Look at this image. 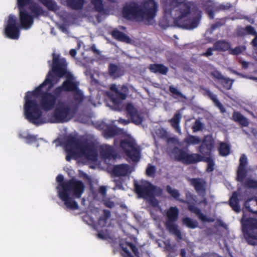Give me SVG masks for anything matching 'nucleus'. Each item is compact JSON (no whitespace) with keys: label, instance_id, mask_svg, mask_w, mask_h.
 Segmentation results:
<instances>
[{"label":"nucleus","instance_id":"1","mask_svg":"<svg viewBox=\"0 0 257 257\" xmlns=\"http://www.w3.org/2000/svg\"><path fill=\"white\" fill-rule=\"evenodd\" d=\"M55 77L51 71L47 74L45 80L33 91H28L25 96L24 105L25 118L31 123L38 125L46 122L42 117V112L37 101L32 99L33 97L39 98L42 108L45 111L52 110L57 103L62 99L59 94H57L55 88L52 92L49 91L55 84Z\"/></svg>","mask_w":257,"mask_h":257},{"label":"nucleus","instance_id":"2","mask_svg":"<svg viewBox=\"0 0 257 257\" xmlns=\"http://www.w3.org/2000/svg\"><path fill=\"white\" fill-rule=\"evenodd\" d=\"M176 9L177 16L174 22L177 26L188 30L196 28L199 25L201 16L191 15V8L185 0H166L163 5V11L168 14H172V11Z\"/></svg>","mask_w":257,"mask_h":257},{"label":"nucleus","instance_id":"3","mask_svg":"<svg viewBox=\"0 0 257 257\" xmlns=\"http://www.w3.org/2000/svg\"><path fill=\"white\" fill-rule=\"evenodd\" d=\"M158 4L155 0H144L141 7L137 2L127 3L122 10L123 17L126 20L144 22L151 25L157 16Z\"/></svg>","mask_w":257,"mask_h":257},{"label":"nucleus","instance_id":"4","mask_svg":"<svg viewBox=\"0 0 257 257\" xmlns=\"http://www.w3.org/2000/svg\"><path fill=\"white\" fill-rule=\"evenodd\" d=\"M53 60L52 65V71L58 77L61 78L66 75V80L59 86L55 88L57 94H59L61 97L63 96V92H73L76 90L79 84L74 81L73 75L67 71V64L64 58H60L59 54L53 53Z\"/></svg>","mask_w":257,"mask_h":257},{"label":"nucleus","instance_id":"5","mask_svg":"<svg viewBox=\"0 0 257 257\" xmlns=\"http://www.w3.org/2000/svg\"><path fill=\"white\" fill-rule=\"evenodd\" d=\"M64 190L60 193L59 197L64 203L67 208L71 210L78 209L77 202L70 197L80 198L85 190V185L81 181L74 178L68 180L65 184Z\"/></svg>","mask_w":257,"mask_h":257},{"label":"nucleus","instance_id":"6","mask_svg":"<svg viewBox=\"0 0 257 257\" xmlns=\"http://www.w3.org/2000/svg\"><path fill=\"white\" fill-rule=\"evenodd\" d=\"M187 148H179L175 146L172 149L171 153L177 161L185 164H194L203 161L207 163V172H211L214 170L215 163L212 156H202L197 153L189 154Z\"/></svg>","mask_w":257,"mask_h":257},{"label":"nucleus","instance_id":"7","mask_svg":"<svg viewBox=\"0 0 257 257\" xmlns=\"http://www.w3.org/2000/svg\"><path fill=\"white\" fill-rule=\"evenodd\" d=\"M67 151L73 152V148L78 150L80 155L86 159L95 161L97 158V152L93 145L86 141H81L73 136H69L66 140Z\"/></svg>","mask_w":257,"mask_h":257},{"label":"nucleus","instance_id":"8","mask_svg":"<svg viewBox=\"0 0 257 257\" xmlns=\"http://www.w3.org/2000/svg\"><path fill=\"white\" fill-rule=\"evenodd\" d=\"M58 106L54 110L49 122L51 123H64L70 120L73 116L72 108L63 102H59Z\"/></svg>","mask_w":257,"mask_h":257},{"label":"nucleus","instance_id":"9","mask_svg":"<svg viewBox=\"0 0 257 257\" xmlns=\"http://www.w3.org/2000/svg\"><path fill=\"white\" fill-rule=\"evenodd\" d=\"M179 214V210L177 207H170L166 212L167 220L165 225L170 233L180 239L182 238L181 232L178 229V225L175 223L178 219Z\"/></svg>","mask_w":257,"mask_h":257},{"label":"nucleus","instance_id":"10","mask_svg":"<svg viewBox=\"0 0 257 257\" xmlns=\"http://www.w3.org/2000/svg\"><path fill=\"white\" fill-rule=\"evenodd\" d=\"M120 147L133 162H138L141 158L140 149L133 140L125 139L120 142Z\"/></svg>","mask_w":257,"mask_h":257},{"label":"nucleus","instance_id":"11","mask_svg":"<svg viewBox=\"0 0 257 257\" xmlns=\"http://www.w3.org/2000/svg\"><path fill=\"white\" fill-rule=\"evenodd\" d=\"M30 2L31 0H18L20 25L26 29H29L34 22V16L29 14L25 9V7L29 5Z\"/></svg>","mask_w":257,"mask_h":257},{"label":"nucleus","instance_id":"12","mask_svg":"<svg viewBox=\"0 0 257 257\" xmlns=\"http://www.w3.org/2000/svg\"><path fill=\"white\" fill-rule=\"evenodd\" d=\"M186 200L180 199V202L185 203L188 205V209L191 212L195 213L198 219L203 222H213L214 220L211 218L207 217L200 210V209L194 205L196 202L195 196L190 192H188L185 194Z\"/></svg>","mask_w":257,"mask_h":257},{"label":"nucleus","instance_id":"13","mask_svg":"<svg viewBox=\"0 0 257 257\" xmlns=\"http://www.w3.org/2000/svg\"><path fill=\"white\" fill-rule=\"evenodd\" d=\"M135 191L140 198L153 197L157 187L146 180H142L140 183L134 182Z\"/></svg>","mask_w":257,"mask_h":257},{"label":"nucleus","instance_id":"14","mask_svg":"<svg viewBox=\"0 0 257 257\" xmlns=\"http://www.w3.org/2000/svg\"><path fill=\"white\" fill-rule=\"evenodd\" d=\"M242 231L245 238L250 244H254V240H257V219L249 218L243 224Z\"/></svg>","mask_w":257,"mask_h":257},{"label":"nucleus","instance_id":"15","mask_svg":"<svg viewBox=\"0 0 257 257\" xmlns=\"http://www.w3.org/2000/svg\"><path fill=\"white\" fill-rule=\"evenodd\" d=\"M111 90L114 92L110 97L113 105L120 110L122 108V101L125 99L128 93V89L125 85L121 86L119 89L115 86L111 87Z\"/></svg>","mask_w":257,"mask_h":257},{"label":"nucleus","instance_id":"16","mask_svg":"<svg viewBox=\"0 0 257 257\" xmlns=\"http://www.w3.org/2000/svg\"><path fill=\"white\" fill-rule=\"evenodd\" d=\"M5 33L7 37L14 40L18 39L20 36V26L17 23L16 16L10 15L5 28Z\"/></svg>","mask_w":257,"mask_h":257},{"label":"nucleus","instance_id":"17","mask_svg":"<svg viewBox=\"0 0 257 257\" xmlns=\"http://www.w3.org/2000/svg\"><path fill=\"white\" fill-rule=\"evenodd\" d=\"M214 147V141L209 136H205L199 147L198 151L202 156H212V151Z\"/></svg>","mask_w":257,"mask_h":257},{"label":"nucleus","instance_id":"18","mask_svg":"<svg viewBox=\"0 0 257 257\" xmlns=\"http://www.w3.org/2000/svg\"><path fill=\"white\" fill-rule=\"evenodd\" d=\"M247 157L244 154H242L239 158V164L236 172V179L240 182H242L247 175Z\"/></svg>","mask_w":257,"mask_h":257},{"label":"nucleus","instance_id":"19","mask_svg":"<svg viewBox=\"0 0 257 257\" xmlns=\"http://www.w3.org/2000/svg\"><path fill=\"white\" fill-rule=\"evenodd\" d=\"M211 76L217 80L225 89L230 90L231 88L233 80L228 78L224 77L219 71L215 70L211 72Z\"/></svg>","mask_w":257,"mask_h":257},{"label":"nucleus","instance_id":"20","mask_svg":"<svg viewBox=\"0 0 257 257\" xmlns=\"http://www.w3.org/2000/svg\"><path fill=\"white\" fill-rule=\"evenodd\" d=\"M125 110L127 114L131 118L132 121L136 124H140L143 121V117L139 113L137 109L131 103H128Z\"/></svg>","mask_w":257,"mask_h":257},{"label":"nucleus","instance_id":"21","mask_svg":"<svg viewBox=\"0 0 257 257\" xmlns=\"http://www.w3.org/2000/svg\"><path fill=\"white\" fill-rule=\"evenodd\" d=\"M190 184L193 186L199 195L204 196L206 192L205 182L200 178H192L190 179Z\"/></svg>","mask_w":257,"mask_h":257},{"label":"nucleus","instance_id":"22","mask_svg":"<svg viewBox=\"0 0 257 257\" xmlns=\"http://www.w3.org/2000/svg\"><path fill=\"white\" fill-rule=\"evenodd\" d=\"M101 157L105 159H111L115 157L113 148L108 145H102L99 148Z\"/></svg>","mask_w":257,"mask_h":257},{"label":"nucleus","instance_id":"23","mask_svg":"<svg viewBox=\"0 0 257 257\" xmlns=\"http://www.w3.org/2000/svg\"><path fill=\"white\" fill-rule=\"evenodd\" d=\"M235 33L238 37H243L246 35H254L256 34L254 28L250 25L245 27L238 26L236 29Z\"/></svg>","mask_w":257,"mask_h":257},{"label":"nucleus","instance_id":"24","mask_svg":"<svg viewBox=\"0 0 257 257\" xmlns=\"http://www.w3.org/2000/svg\"><path fill=\"white\" fill-rule=\"evenodd\" d=\"M122 133V130L121 129L117 127L115 125H107L106 128L103 131L104 137L106 139L121 135Z\"/></svg>","mask_w":257,"mask_h":257},{"label":"nucleus","instance_id":"25","mask_svg":"<svg viewBox=\"0 0 257 257\" xmlns=\"http://www.w3.org/2000/svg\"><path fill=\"white\" fill-rule=\"evenodd\" d=\"M148 68L151 72L156 74L166 75L168 72V68L162 64H151L149 66Z\"/></svg>","mask_w":257,"mask_h":257},{"label":"nucleus","instance_id":"26","mask_svg":"<svg viewBox=\"0 0 257 257\" xmlns=\"http://www.w3.org/2000/svg\"><path fill=\"white\" fill-rule=\"evenodd\" d=\"M238 194L237 192H233L232 196L229 200V205L232 209L236 213H239L241 211L239 205V199L238 198Z\"/></svg>","mask_w":257,"mask_h":257},{"label":"nucleus","instance_id":"27","mask_svg":"<svg viewBox=\"0 0 257 257\" xmlns=\"http://www.w3.org/2000/svg\"><path fill=\"white\" fill-rule=\"evenodd\" d=\"M182 118L181 114L179 111H177L174 114L171 119L168 120V122L170 123L171 126L178 133H181V128L180 123Z\"/></svg>","mask_w":257,"mask_h":257},{"label":"nucleus","instance_id":"28","mask_svg":"<svg viewBox=\"0 0 257 257\" xmlns=\"http://www.w3.org/2000/svg\"><path fill=\"white\" fill-rule=\"evenodd\" d=\"M230 43L225 40H220L216 41L214 44V49L219 52H229Z\"/></svg>","mask_w":257,"mask_h":257},{"label":"nucleus","instance_id":"29","mask_svg":"<svg viewBox=\"0 0 257 257\" xmlns=\"http://www.w3.org/2000/svg\"><path fill=\"white\" fill-rule=\"evenodd\" d=\"M111 35L113 38L118 41L126 43H130L131 42V39L128 36L117 29L113 30L111 32Z\"/></svg>","mask_w":257,"mask_h":257},{"label":"nucleus","instance_id":"30","mask_svg":"<svg viewBox=\"0 0 257 257\" xmlns=\"http://www.w3.org/2000/svg\"><path fill=\"white\" fill-rule=\"evenodd\" d=\"M128 169V165L121 164L114 166L112 172L114 175L116 176H125L127 174Z\"/></svg>","mask_w":257,"mask_h":257},{"label":"nucleus","instance_id":"31","mask_svg":"<svg viewBox=\"0 0 257 257\" xmlns=\"http://www.w3.org/2000/svg\"><path fill=\"white\" fill-rule=\"evenodd\" d=\"M108 70L109 75L111 77H118L123 74L121 69L113 63H110L109 64Z\"/></svg>","mask_w":257,"mask_h":257},{"label":"nucleus","instance_id":"32","mask_svg":"<svg viewBox=\"0 0 257 257\" xmlns=\"http://www.w3.org/2000/svg\"><path fill=\"white\" fill-rule=\"evenodd\" d=\"M232 119L234 121L238 122L242 126H247L249 124L247 119L238 111L233 112Z\"/></svg>","mask_w":257,"mask_h":257},{"label":"nucleus","instance_id":"33","mask_svg":"<svg viewBox=\"0 0 257 257\" xmlns=\"http://www.w3.org/2000/svg\"><path fill=\"white\" fill-rule=\"evenodd\" d=\"M67 5L72 9L79 10L82 9L84 0H66Z\"/></svg>","mask_w":257,"mask_h":257},{"label":"nucleus","instance_id":"34","mask_svg":"<svg viewBox=\"0 0 257 257\" xmlns=\"http://www.w3.org/2000/svg\"><path fill=\"white\" fill-rule=\"evenodd\" d=\"M29 9L33 14L34 18L42 15L44 13L43 8L37 4L33 3L29 6Z\"/></svg>","mask_w":257,"mask_h":257},{"label":"nucleus","instance_id":"35","mask_svg":"<svg viewBox=\"0 0 257 257\" xmlns=\"http://www.w3.org/2000/svg\"><path fill=\"white\" fill-rule=\"evenodd\" d=\"M172 18V14H168L164 12L163 17L159 21V26L166 29L170 26V21Z\"/></svg>","mask_w":257,"mask_h":257},{"label":"nucleus","instance_id":"36","mask_svg":"<svg viewBox=\"0 0 257 257\" xmlns=\"http://www.w3.org/2000/svg\"><path fill=\"white\" fill-rule=\"evenodd\" d=\"M73 98L75 102L76 107L78 106L82 103L84 99V96L82 91L78 88L76 90L73 91Z\"/></svg>","mask_w":257,"mask_h":257},{"label":"nucleus","instance_id":"37","mask_svg":"<svg viewBox=\"0 0 257 257\" xmlns=\"http://www.w3.org/2000/svg\"><path fill=\"white\" fill-rule=\"evenodd\" d=\"M219 154L221 156L225 157L230 153V147L226 143L221 142L218 148Z\"/></svg>","mask_w":257,"mask_h":257},{"label":"nucleus","instance_id":"38","mask_svg":"<svg viewBox=\"0 0 257 257\" xmlns=\"http://www.w3.org/2000/svg\"><path fill=\"white\" fill-rule=\"evenodd\" d=\"M91 4L94 6L95 11L99 13L104 14L105 10L104 8L102 0H90Z\"/></svg>","mask_w":257,"mask_h":257},{"label":"nucleus","instance_id":"39","mask_svg":"<svg viewBox=\"0 0 257 257\" xmlns=\"http://www.w3.org/2000/svg\"><path fill=\"white\" fill-rule=\"evenodd\" d=\"M103 215L100 216L98 220V223L101 226H105L108 219L111 216L110 211L107 209H104L103 210Z\"/></svg>","mask_w":257,"mask_h":257},{"label":"nucleus","instance_id":"40","mask_svg":"<svg viewBox=\"0 0 257 257\" xmlns=\"http://www.w3.org/2000/svg\"><path fill=\"white\" fill-rule=\"evenodd\" d=\"M56 180L58 183L57 188L58 190V196L59 197H60V193L64 190V186L65 185V184L67 182V180L64 181V176L61 174L58 175L56 177Z\"/></svg>","mask_w":257,"mask_h":257},{"label":"nucleus","instance_id":"41","mask_svg":"<svg viewBox=\"0 0 257 257\" xmlns=\"http://www.w3.org/2000/svg\"><path fill=\"white\" fill-rule=\"evenodd\" d=\"M49 10L56 11L58 9L57 3L54 0H39Z\"/></svg>","mask_w":257,"mask_h":257},{"label":"nucleus","instance_id":"42","mask_svg":"<svg viewBox=\"0 0 257 257\" xmlns=\"http://www.w3.org/2000/svg\"><path fill=\"white\" fill-rule=\"evenodd\" d=\"M184 142L188 145H195L201 143V140L199 137L189 135L184 139Z\"/></svg>","mask_w":257,"mask_h":257},{"label":"nucleus","instance_id":"43","mask_svg":"<svg viewBox=\"0 0 257 257\" xmlns=\"http://www.w3.org/2000/svg\"><path fill=\"white\" fill-rule=\"evenodd\" d=\"M182 222L187 227L192 229L196 228L198 224L196 220H193L188 217L183 218L182 219Z\"/></svg>","mask_w":257,"mask_h":257},{"label":"nucleus","instance_id":"44","mask_svg":"<svg viewBox=\"0 0 257 257\" xmlns=\"http://www.w3.org/2000/svg\"><path fill=\"white\" fill-rule=\"evenodd\" d=\"M246 49V47L244 45H240L235 47L234 48H231V46H230V49L228 53L232 55H238L242 53Z\"/></svg>","mask_w":257,"mask_h":257},{"label":"nucleus","instance_id":"45","mask_svg":"<svg viewBox=\"0 0 257 257\" xmlns=\"http://www.w3.org/2000/svg\"><path fill=\"white\" fill-rule=\"evenodd\" d=\"M166 191L173 198L177 200H179L180 194L178 190L173 189L170 185H167L166 186Z\"/></svg>","mask_w":257,"mask_h":257},{"label":"nucleus","instance_id":"46","mask_svg":"<svg viewBox=\"0 0 257 257\" xmlns=\"http://www.w3.org/2000/svg\"><path fill=\"white\" fill-rule=\"evenodd\" d=\"M244 185L247 188L257 189V180L247 179L245 181Z\"/></svg>","mask_w":257,"mask_h":257},{"label":"nucleus","instance_id":"47","mask_svg":"<svg viewBox=\"0 0 257 257\" xmlns=\"http://www.w3.org/2000/svg\"><path fill=\"white\" fill-rule=\"evenodd\" d=\"M200 88L203 91V94L208 96L213 102L217 98L216 95L212 93L208 88L203 87Z\"/></svg>","mask_w":257,"mask_h":257},{"label":"nucleus","instance_id":"48","mask_svg":"<svg viewBox=\"0 0 257 257\" xmlns=\"http://www.w3.org/2000/svg\"><path fill=\"white\" fill-rule=\"evenodd\" d=\"M169 90L171 93L176 96H173L175 98H176L177 97L182 98H186V97L184 94H183L176 88L173 87V86H170L169 88Z\"/></svg>","mask_w":257,"mask_h":257},{"label":"nucleus","instance_id":"49","mask_svg":"<svg viewBox=\"0 0 257 257\" xmlns=\"http://www.w3.org/2000/svg\"><path fill=\"white\" fill-rule=\"evenodd\" d=\"M225 24V20L224 19H220L219 21L216 22L212 24L210 27L211 31L212 32L217 28L224 26Z\"/></svg>","mask_w":257,"mask_h":257},{"label":"nucleus","instance_id":"50","mask_svg":"<svg viewBox=\"0 0 257 257\" xmlns=\"http://www.w3.org/2000/svg\"><path fill=\"white\" fill-rule=\"evenodd\" d=\"M156 173V168L154 166L149 164L146 170V174L149 177H154Z\"/></svg>","mask_w":257,"mask_h":257},{"label":"nucleus","instance_id":"51","mask_svg":"<svg viewBox=\"0 0 257 257\" xmlns=\"http://www.w3.org/2000/svg\"><path fill=\"white\" fill-rule=\"evenodd\" d=\"M203 128V124L199 120H196L195 121L194 124L193 125L192 127V129L193 132H196L202 130Z\"/></svg>","mask_w":257,"mask_h":257},{"label":"nucleus","instance_id":"52","mask_svg":"<svg viewBox=\"0 0 257 257\" xmlns=\"http://www.w3.org/2000/svg\"><path fill=\"white\" fill-rule=\"evenodd\" d=\"M113 181L115 183V187H114V189H123L122 185L123 179L121 178H118V179H114Z\"/></svg>","mask_w":257,"mask_h":257},{"label":"nucleus","instance_id":"53","mask_svg":"<svg viewBox=\"0 0 257 257\" xmlns=\"http://www.w3.org/2000/svg\"><path fill=\"white\" fill-rule=\"evenodd\" d=\"M126 244L132 249L135 255L137 257H139L140 253L137 246L133 243L130 242H126Z\"/></svg>","mask_w":257,"mask_h":257},{"label":"nucleus","instance_id":"54","mask_svg":"<svg viewBox=\"0 0 257 257\" xmlns=\"http://www.w3.org/2000/svg\"><path fill=\"white\" fill-rule=\"evenodd\" d=\"M213 102L214 103L215 106L220 110V111L222 113H224L226 112V109L217 98H216Z\"/></svg>","mask_w":257,"mask_h":257},{"label":"nucleus","instance_id":"55","mask_svg":"<svg viewBox=\"0 0 257 257\" xmlns=\"http://www.w3.org/2000/svg\"><path fill=\"white\" fill-rule=\"evenodd\" d=\"M24 139L26 140L27 143L28 144H31L37 141L36 136L32 135H28L24 137Z\"/></svg>","mask_w":257,"mask_h":257},{"label":"nucleus","instance_id":"56","mask_svg":"<svg viewBox=\"0 0 257 257\" xmlns=\"http://www.w3.org/2000/svg\"><path fill=\"white\" fill-rule=\"evenodd\" d=\"M158 134L159 137L162 139L166 138L168 136V133L167 131L164 128L159 129Z\"/></svg>","mask_w":257,"mask_h":257},{"label":"nucleus","instance_id":"57","mask_svg":"<svg viewBox=\"0 0 257 257\" xmlns=\"http://www.w3.org/2000/svg\"><path fill=\"white\" fill-rule=\"evenodd\" d=\"M148 198L150 199V203L153 206L156 207L158 206L159 204L158 201L155 198L154 196L153 197H149Z\"/></svg>","mask_w":257,"mask_h":257},{"label":"nucleus","instance_id":"58","mask_svg":"<svg viewBox=\"0 0 257 257\" xmlns=\"http://www.w3.org/2000/svg\"><path fill=\"white\" fill-rule=\"evenodd\" d=\"M214 50V47L213 48H208L206 52L204 53L203 55L206 57L210 56L212 55V51Z\"/></svg>","mask_w":257,"mask_h":257},{"label":"nucleus","instance_id":"59","mask_svg":"<svg viewBox=\"0 0 257 257\" xmlns=\"http://www.w3.org/2000/svg\"><path fill=\"white\" fill-rule=\"evenodd\" d=\"M252 199H248L247 200H246L245 202H244V206L245 207V208L249 211V212H252V209H251V208L249 206V202Z\"/></svg>","mask_w":257,"mask_h":257},{"label":"nucleus","instance_id":"60","mask_svg":"<svg viewBox=\"0 0 257 257\" xmlns=\"http://www.w3.org/2000/svg\"><path fill=\"white\" fill-rule=\"evenodd\" d=\"M253 36H255V37L252 40L251 42H250V44L251 46L254 48L257 47V33L256 32V34L254 35Z\"/></svg>","mask_w":257,"mask_h":257},{"label":"nucleus","instance_id":"61","mask_svg":"<svg viewBox=\"0 0 257 257\" xmlns=\"http://www.w3.org/2000/svg\"><path fill=\"white\" fill-rule=\"evenodd\" d=\"M104 205L108 208H113L115 204L114 203L111 201H108L104 202Z\"/></svg>","mask_w":257,"mask_h":257},{"label":"nucleus","instance_id":"62","mask_svg":"<svg viewBox=\"0 0 257 257\" xmlns=\"http://www.w3.org/2000/svg\"><path fill=\"white\" fill-rule=\"evenodd\" d=\"M239 63L241 65L242 68L243 69H246L248 67L249 63L245 61H242L239 60Z\"/></svg>","mask_w":257,"mask_h":257},{"label":"nucleus","instance_id":"63","mask_svg":"<svg viewBox=\"0 0 257 257\" xmlns=\"http://www.w3.org/2000/svg\"><path fill=\"white\" fill-rule=\"evenodd\" d=\"M122 250L126 253V257H134L126 247L121 246Z\"/></svg>","mask_w":257,"mask_h":257},{"label":"nucleus","instance_id":"64","mask_svg":"<svg viewBox=\"0 0 257 257\" xmlns=\"http://www.w3.org/2000/svg\"><path fill=\"white\" fill-rule=\"evenodd\" d=\"M207 13L208 15L209 18L210 19H213L214 18V13L213 11H212V10H208V11H207Z\"/></svg>","mask_w":257,"mask_h":257}]
</instances>
